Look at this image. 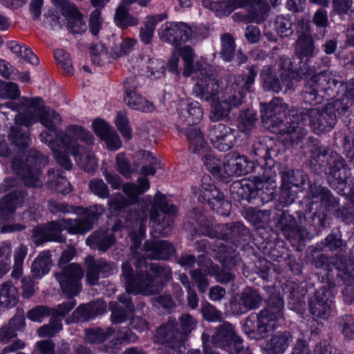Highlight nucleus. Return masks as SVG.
I'll return each mask as SVG.
<instances>
[{"label": "nucleus", "mask_w": 354, "mask_h": 354, "mask_svg": "<svg viewBox=\"0 0 354 354\" xmlns=\"http://www.w3.org/2000/svg\"><path fill=\"white\" fill-rule=\"evenodd\" d=\"M327 109L332 113L345 115L352 111L354 107V100L343 94L339 98L326 104Z\"/></svg>", "instance_id": "47"}, {"label": "nucleus", "mask_w": 354, "mask_h": 354, "mask_svg": "<svg viewBox=\"0 0 354 354\" xmlns=\"http://www.w3.org/2000/svg\"><path fill=\"white\" fill-rule=\"evenodd\" d=\"M221 48L220 54L226 62H230L234 56L235 41L234 37L230 33H225L221 36Z\"/></svg>", "instance_id": "52"}, {"label": "nucleus", "mask_w": 354, "mask_h": 354, "mask_svg": "<svg viewBox=\"0 0 354 354\" xmlns=\"http://www.w3.org/2000/svg\"><path fill=\"white\" fill-rule=\"evenodd\" d=\"M310 201L305 212L297 211V218L288 211L277 215L276 227L288 240L304 241L310 230L327 227V209L338 204L330 190L322 185H311L307 195Z\"/></svg>", "instance_id": "1"}, {"label": "nucleus", "mask_w": 354, "mask_h": 354, "mask_svg": "<svg viewBox=\"0 0 354 354\" xmlns=\"http://www.w3.org/2000/svg\"><path fill=\"white\" fill-rule=\"evenodd\" d=\"M180 55L185 62L184 76L188 77L194 73L195 84L193 87V93L195 96L207 102H214L218 98V84L214 71L207 65L198 71H194L193 65L194 53L189 46L181 48Z\"/></svg>", "instance_id": "4"}, {"label": "nucleus", "mask_w": 354, "mask_h": 354, "mask_svg": "<svg viewBox=\"0 0 354 354\" xmlns=\"http://www.w3.org/2000/svg\"><path fill=\"white\" fill-rule=\"evenodd\" d=\"M67 133H59L57 135L58 141L53 142L52 136L44 132L41 135V141L46 144L53 153L54 158L59 165L66 170H71L73 164L68 153L76 159L78 165L87 172L93 171L97 162L95 156L91 152L82 153L84 147L78 143L80 141L86 145L93 144L94 138L92 133L81 126L71 124L66 127Z\"/></svg>", "instance_id": "2"}, {"label": "nucleus", "mask_w": 354, "mask_h": 354, "mask_svg": "<svg viewBox=\"0 0 354 354\" xmlns=\"http://www.w3.org/2000/svg\"><path fill=\"white\" fill-rule=\"evenodd\" d=\"M275 28L281 37H289L293 32L292 22L288 15L277 16L275 20Z\"/></svg>", "instance_id": "59"}, {"label": "nucleus", "mask_w": 354, "mask_h": 354, "mask_svg": "<svg viewBox=\"0 0 354 354\" xmlns=\"http://www.w3.org/2000/svg\"><path fill=\"white\" fill-rule=\"evenodd\" d=\"M48 158L35 149L29 151L24 162L20 158H14L12 162V168L28 187H37L41 185L39 176L41 167L46 165Z\"/></svg>", "instance_id": "11"}, {"label": "nucleus", "mask_w": 354, "mask_h": 354, "mask_svg": "<svg viewBox=\"0 0 354 354\" xmlns=\"http://www.w3.org/2000/svg\"><path fill=\"white\" fill-rule=\"evenodd\" d=\"M283 184L297 187L304 185L308 179V176L301 170H292L284 168L281 172Z\"/></svg>", "instance_id": "45"}, {"label": "nucleus", "mask_w": 354, "mask_h": 354, "mask_svg": "<svg viewBox=\"0 0 354 354\" xmlns=\"http://www.w3.org/2000/svg\"><path fill=\"white\" fill-rule=\"evenodd\" d=\"M315 266L322 268V282L327 284L329 288H334L341 283L346 287L342 290L344 300L351 304L354 301V266L340 259L335 263H330L324 254H321L315 260Z\"/></svg>", "instance_id": "5"}, {"label": "nucleus", "mask_w": 354, "mask_h": 354, "mask_svg": "<svg viewBox=\"0 0 354 354\" xmlns=\"http://www.w3.org/2000/svg\"><path fill=\"white\" fill-rule=\"evenodd\" d=\"M33 98H26L24 97L20 100L19 102H7L0 106V109L6 107L11 110L19 112L17 115L24 114L30 113L33 106Z\"/></svg>", "instance_id": "56"}, {"label": "nucleus", "mask_w": 354, "mask_h": 354, "mask_svg": "<svg viewBox=\"0 0 354 354\" xmlns=\"http://www.w3.org/2000/svg\"><path fill=\"white\" fill-rule=\"evenodd\" d=\"M18 301L17 289L10 281L0 285V305L6 307H14Z\"/></svg>", "instance_id": "42"}, {"label": "nucleus", "mask_w": 354, "mask_h": 354, "mask_svg": "<svg viewBox=\"0 0 354 354\" xmlns=\"http://www.w3.org/2000/svg\"><path fill=\"white\" fill-rule=\"evenodd\" d=\"M177 207L169 204L165 195L158 192L153 198L149 212V220L153 223V236H167L174 227Z\"/></svg>", "instance_id": "10"}, {"label": "nucleus", "mask_w": 354, "mask_h": 354, "mask_svg": "<svg viewBox=\"0 0 354 354\" xmlns=\"http://www.w3.org/2000/svg\"><path fill=\"white\" fill-rule=\"evenodd\" d=\"M302 124H307L316 134H322L330 131L337 122V116L327 109L326 105L323 108H311L297 112Z\"/></svg>", "instance_id": "18"}, {"label": "nucleus", "mask_w": 354, "mask_h": 354, "mask_svg": "<svg viewBox=\"0 0 354 354\" xmlns=\"http://www.w3.org/2000/svg\"><path fill=\"white\" fill-rule=\"evenodd\" d=\"M149 270L154 274V277L158 281L162 282V286L165 282H168L172 278L171 268L162 263H151L149 266Z\"/></svg>", "instance_id": "55"}, {"label": "nucleus", "mask_w": 354, "mask_h": 354, "mask_svg": "<svg viewBox=\"0 0 354 354\" xmlns=\"http://www.w3.org/2000/svg\"><path fill=\"white\" fill-rule=\"evenodd\" d=\"M283 300L279 295H272L265 308L259 313L250 314L245 319L244 333L251 339L266 337L274 327L273 322L283 317Z\"/></svg>", "instance_id": "6"}, {"label": "nucleus", "mask_w": 354, "mask_h": 354, "mask_svg": "<svg viewBox=\"0 0 354 354\" xmlns=\"http://www.w3.org/2000/svg\"><path fill=\"white\" fill-rule=\"evenodd\" d=\"M257 114L253 109L242 111L239 116L238 128L240 131L248 136L254 129Z\"/></svg>", "instance_id": "48"}, {"label": "nucleus", "mask_w": 354, "mask_h": 354, "mask_svg": "<svg viewBox=\"0 0 354 354\" xmlns=\"http://www.w3.org/2000/svg\"><path fill=\"white\" fill-rule=\"evenodd\" d=\"M86 266V279L90 286H95L98 283L100 274L102 277H107L117 272V268L114 263L109 262L104 259L95 260L91 255L84 258Z\"/></svg>", "instance_id": "24"}, {"label": "nucleus", "mask_w": 354, "mask_h": 354, "mask_svg": "<svg viewBox=\"0 0 354 354\" xmlns=\"http://www.w3.org/2000/svg\"><path fill=\"white\" fill-rule=\"evenodd\" d=\"M288 106L281 98L275 97L268 104L262 105L261 112L262 121L266 128L273 133L274 129H279V125L291 122L294 113L291 111L288 115L281 114L286 111Z\"/></svg>", "instance_id": "20"}, {"label": "nucleus", "mask_w": 354, "mask_h": 354, "mask_svg": "<svg viewBox=\"0 0 354 354\" xmlns=\"http://www.w3.org/2000/svg\"><path fill=\"white\" fill-rule=\"evenodd\" d=\"M318 84L322 90L325 98H330L338 93L339 88L343 86V82L340 80V77L334 75L327 71L315 73Z\"/></svg>", "instance_id": "34"}, {"label": "nucleus", "mask_w": 354, "mask_h": 354, "mask_svg": "<svg viewBox=\"0 0 354 354\" xmlns=\"http://www.w3.org/2000/svg\"><path fill=\"white\" fill-rule=\"evenodd\" d=\"M261 301V297L259 292L251 288H246L242 292L239 304L243 306L244 310L257 308Z\"/></svg>", "instance_id": "46"}, {"label": "nucleus", "mask_w": 354, "mask_h": 354, "mask_svg": "<svg viewBox=\"0 0 354 354\" xmlns=\"http://www.w3.org/2000/svg\"><path fill=\"white\" fill-rule=\"evenodd\" d=\"M180 334L185 341L189 334L196 327L197 321L189 314H183L179 317Z\"/></svg>", "instance_id": "64"}, {"label": "nucleus", "mask_w": 354, "mask_h": 354, "mask_svg": "<svg viewBox=\"0 0 354 354\" xmlns=\"http://www.w3.org/2000/svg\"><path fill=\"white\" fill-rule=\"evenodd\" d=\"M203 161L206 168L215 177L220 178L222 176L221 171L223 169V164L219 158L208 153L203 156Z\"/></svg>", "instance_id": "60"}, {"label": "nucleus", "mask_w": 354, "mask_h": 354, "mask_svg": "<svg viewBox=\"0 0 354 354\" xmlns=\"http://www.w3.org/2000/svg\"><path fill=\"white\" fill-rule=\"evenodd\" d=\"M115 238L113 234L103 230H97L91 234L87 239V243L98 250L105 252L114 243Z\"/></svg>", "instance_id": "39"}, {"label": "nucleus", "mask_w": 354, "mask_h": 354, "mask_svg": "<svg viewBox=\"0 0 354 354\" xmlns=\"http://www.w3.org/2000/svg\"><path fill=\"white\" fill-rule=\"evenodd\" d=\"M28 248L24 245H20L15 250L14 259L15 263L11 276L13 278H19L23 273V265L24 259L27 255Z\"/></svg>", "instance_id": "53"}, {"label": "nucleus", "mask_w": 354, "mask_h": 354, "mask_svg": "<svg viewBox=\"0 0 354 354\" xmlns=\"http://www.w3.org/2000/svg\"><path fill=\"white\" fill-rule=\"evenodd\" d=\"M52 264L51 254L49 251L41 252L32 264L31 272L35 278H41L47 274Z\"/></svg>", "instance_id": "41"}, {"label": "nucleus", "mask_w": 354, "mask_h": 354, "mask_svg": "<svg viewBox=\"0 0 354 354\" xmlns=\"http://www.w3.org/2000/svg\"><path fill=\"white\" fill-rule=\"evenodd\" d=\"M310 157V165L326 172L329 169L328 181L331 187L344 184L349 174L346 160L339 153L328 147H317Z\"/></svg>", "instance_id": "8"}, {"label": "nucleus", "mask_w": 354, "mask_h": 354, "mask_svg": "<svg viewBox=\"0 0 354 354\" xmlns=\"http://www.w3.org/2000/svg\"><path fill=\"white\" fill-rule=\"evenodd\" d=\"M114 333V330L108 327L106 329L92 328L86 330L85 339L91 344H99L106 340Z\"/></svg>", "instance_id": "50"}, {"label": "nucleus", "mask_w": 354, "mask_h": 354, "mask_svg": "<svg viewBox=\"0 0 354 354\" xmlns=\"http://www.w3.org/2000/svg\"><path fill=\"white\" fill-rule=\"evenodd\" d=\"M315 51L314 39L311 35L302 34L298 37L296 41L295 53L299 59L306 58L307 61L315 55Z\"/></svg>", "instance_id": "38"}, {"label": "nucleus", "mask_w": 354, "mask_h": 354, "mask_svg": "<svg viewBox=\"0 0 354 354\" xmlns=\"http://www.w3.org/2000/svg\"><path fill=\"white\" fill-rule=\"evenodd\" d=\"M62 329V324L59 319L52 317L50 322L38 329L39 337H53Z\"/></svg>", "instance_id": "62"}, {"label": "nucleus", "mask_w": 354, "mask_h": 354, "mask_svg": "<svg viewBox=\"0 0 354 354\" xmlns=\"http://www.w3.org/2000/svg\"><path fill=\"white\" fill-rule=\"evenodd\" d=\"M212 344L226 351L229 354L239 352L243 348L242 339L236 334L234 326L228 322H224L217 327L212 339H209V346Z\"/></svg>", "instance_id": "22"}, {"label": "nucleus", "mask_w": 354, "mask_h": 354, "mask_svg": "<svg viewBox=\"0 0 354 354\" xmlns=\"http://www.w3.org/2000/svg\"><path fill=\"white\" fill-rule=\"evenodd\" d=\"M333 298L331 288L326 283L309 300L308 306L311 315L314 317L327 319L331 312Z\"/></svg>", "instance_id": "26"}, {"label": "nucleus", "mask_w": 354, "mask_h": 354, "mask_svg": "<svg viewBox=\"0 0 354 354\" xmlns=\"http://www.w3.org/2000/svg\"><path fill=\"white\" fill-rule=\"evenodd\" d=\"M162 287V283L158 281L148 272L139 270L131 284L129 285L127 292L119 295L117 302L110 303L111 322L118 324L125 321L129 314L134 310V306L129 294L151 295L157 294Z\"/></svg>", "instance_id": "3"}, {"label": "nucleus", "mask_w": 354, "mask_h": 354, "mask_svg": "<svg viewBox=\"0 0 354 354\" xmlns=\"http://www.w3.org/2000/svg\"><path fill=\"white\" fill-rule=\"evenodd\" d=\"M147 257L155 260H168L176 252L174 245L166 240H147L144 244Z\"/></svg>", "instance_id": "29"}, {"label": "nucleus", "mask_w": 354, "mask_h": 354, "mask_svg": "<svg viewBox=\"0 0 354 354\" xmlns=\"http://www.w3.org/2000/svg\"><path fill=\"white\" fill-rule=\"evenodd\" d=\"M156 339L161 344L172 348L185 342L177 324L174 321H169L158 328Z\"/></svg>", "instance_id": "30"}, {"label": "nucleus", "mask_w": 354, "mask_h": 354, "mask_svg": "<svg viewBox=\"0 0 354 354\" xmlns=\"http://www.w3.org/2000/svg\"><path fill=\"white\" fill-rule=\"evenodd\" d=\"M246 69L248 73L234 77L221 94V97L233 109L243 104L245 93L250 91L254 83L257 75V67L251 65L248 66Z\"/></svg>", "instance_id": "13"}, {"label": "nucleus", "mask_w": 354, "mask_h": 354, "mask_svg": "<svg viewBox=\"0 0 354 354\" xmlns=\"http://www.w3.org/2000/svg\"><path fill=\"white\" fill-rule=\"evenodd\" d=\"M203 110L198 102L187 103L179 113V123L187 125L197 124L203 118Z\"/></svg>", "instance_id": "37"}, {"label": "nucleus", "mask_w": 354, "mask_h": 354, "mask_svg": "<svg viewBox=\"0 0 354 354\" xmlns=\"http://www.w3.org/2000/svg\"><path fill=\"white\" fill-rule=\"evenodd\" d=\"M82 211V218L77 219L59 220L63 230H66L70 234H85L93 227L94 223L102 216L105 209L102 205H94L86 209L77 207Z\"/></svg>", "instance_id": "19"}, {"label": "nucleus", "mask_w": 354, "mask_h": 354, "mask_svg": "<svg viewBox=\"0 0 354 354\" xmlns=\"http://www.w3.org/2000/svg\"><path fill=\"white\" fill-rule=\"evenodd\" d=\"M20 95V91L17 84L0 80V97L4 99H16Z\"/></svg>", "instance_id": "63"}, {"label": "nucleus", "mask_w": 354, "mask_h": 354, "mask_svg": "<svg viewBox=\"0 0 354 354\" xmlns=\"http://www.w3.org/2000/svg\"><path fill=\"white\" fill-rule=\"evenodd\" d=\"M274 176L273 172L268 176H252L248 179H243L235 183L236 192L241 200H245L250 203L254 204L257 200L262 203L268 201L273 194L269 186Z\"/></svg>", "instance_id": "12"}, {"label": "nucleus", "mask_w": 354, "mask_h": 354, "mask_svg": "<svg viewBox=\"0 0 354 354\" xmlns=\"http://www.w3.org/2000/svg\"><path fill=\"white\" fill-rule=\"evenodd\" d=\"M84 273L80 264L73 263L65 266L61 272L55 273V277L62 292L68 297H75L82 290L81 280Z\"/></svg>", "instance_id": "21"}, {"label": "nucleus", "mask_w": 354, "mask_h": 354, "mask_svg": "<svg viewBox=\"0 0 354 354\" xmlns=\"http://www.w3.org/2000/svg\"><path fill=\"white\" fill-rule=\"evenodd\" d=\"M33 103L34 104L30 113L17 115L15 116V121L16 124L28 127L39 120L42 125L48 129V131H44L41 132L40 136L46 132L50 135L48 138L52 136L53 142H59L57 135L59 133H67L66 129L65 131H58L55 128V124L61 122L59 115L54 110L46 108L41 97H34Z\"/></svg>", "instance_id": "9"}, {"label": "nucleus", "mask_w": 354, "mask_h": 354, "mask_svg": "<svg viewBox=\"0 0 354 354\" xmlns=\"http://www.w3.org/2000/svg\"><path fill=\"white\" fill-rule=\"evenodd\" d=\"M27 193L23 189H16L0 199V221L8 222L11 219L16 209L21 206Z\"/></svg>", "instance_id": "28"}, {"label": "nucleus", "mask_w": 354, "mask_h": 354, "mask_svg": "<svg viewBox=\"0 0 354 354\" xmlns=\"http://www.w3.org/2000/svg\"><path fill=\"white\" fill-rule=\"evenodd\" d=\"M309 68L313 69V72L310 75L311 77L306 82L302 91V97L305 103L310 105L320 104L325 99L323 95V90L318 84V80L315 75L316 69L315 67H310L308 64ZM309 75H303V76H308Z\"/></svg>", "instance_id": "31"}, {"label": "nucleus", "mask_w": 354, "mask_h": 354, "mask_svg": "<svg viewBox=\"0 0 354 354\" xmlns=\"http://www.w3.org/2000/svg\"><path fill=\"white\" fill-rule=\"evenodd\" d=\"M313 72V69L307 66L306 62L303 63V66L299 69H295L290 59L285 58L279 66L280 78L277 77L276 71L272 65L264 66L261 70L259 77L266 91L279 93L283 88L284 92L292 89L295 79H301L303 75H310Z\"/></svg>", "instance_id": "7"}, {"label": "nucleus", "mask_w": 354, "mask_h": 354, "mask_svg": "<svg viewBox=\"0 0 354 354\" xmlns=\"http://www.w3.org/2000/svg\"><path fill=\"white\" fill-rule=\"evenodd\" d=\"M254 162L244 156H236L223 163L224 172L228 176H242L252 171Z\"/></svg>", "instance_id": "35"}, {"label": "nucleus", "mask_w": 354, "mask_h": 354, "mask_svg": "<svg viewBox=\"0 0 354 354\" xmlns=\"http://www.w3.org/2000/svg\"><path fill=\"white\" fill-rule=\"evenodd\" d=\"M10 127V133H8V138L10 141L19 149H24L29 146L31 139L27 131H25L19 126L21 124H17Z\"/></svg>", "instance_id": "44"}, {"label": "nucleus", "mask_w": 354, "mask_h": 354, "mask_svg": "<svg viewBox=\"0 0 354 354\" xmlns=\"http://www.w3.org/2000/svg\"><path fill=\"white\" fill-rule=\"evenodd\" d=\"M233 2L236 7H247L248 10L246 15L234 14L232 17L236 21L261 24L268 17L269 5L266 0H233Z\"/></svg>", "instance_id": "23"}, {"label": "nucleus", "mask_w": 354, "mask_h": 354, "mask_svg": "<svg viewBox=\"0 0 354 354\" xmlns=\"http://www.w3.org/2000/svg\"><path fill=\"white\" fill-rule=\"evenodd\" d=\"M201 29L183 22H166L159 29L160 39L174 46H179L189 39H201Z\"/></svg>", "instance_id": "17"}, {"label": "nucleus", "mask_w": 354, "mask_h": 354, "mask_svg": "<svg viewBox=\"0 0 354 354\" xmlns=\"http://www.w3.org/2000/svg\"><path fill=\"white\" fill-rule=\"evenodd\" d=\"M292 341L289 331H279L265 342L261 348L266 354H283Z\"/></svg>", "instance_id": "33"}, {"label": "nucleus", "mask_w": 354, "mask_h": 354, "mask_svg": "<svg viewBox=\"0 0 354 354\" xmlns=\"http://www.w3.org/2000/svg\"><path fill=\"white\" fill-rule=\"evenodd\" d=\"M178 132L183 133L189 142L188 149L193 153H202L206 151L208 146L197 124L187 125L185 129L177 127Z\"/></svg>", "instance_id": "32"}, {"label": "nucleus", "mask_w": 354, "mask_h": 354, "mask_svg": "<svg viewBox=\"0 0 354 354\" xmlns=\"http://www.w3.org/2000/svg\"><path fill=\"white\" fill-rule=\"evenodd\" d=\"M192 189L199 201L207 202L218 214L227 215L225 211H228L230 203L224 199L223 194L214 185L213 180L209 176H203L200 186L192 187Z\"/></svg>", "instance_id": "16"}, {"label": "nucleus", "mask_w": 354, "mask_h": 354, "mask_svg": "<svg viewBox=\"0 0 354 354\" xmlns=\"http://www.w3.org/2000/svg\"><path fill=\"white\" fill-rule=\"evenodd\" d=\"M73 297H68V300L63 301L55 307L51 308L52 317L59 319L61 322L76 306V301Z\"/></svg>", "instance_id": "57"}, {"label": "nucleus", "mask_w": 354, "mask_h": 354, "mask_svg": "<svg viewBox=\"0 0 354 354\" xmlns=\"http://www.w3.org/2000/svg\"><path fill=\"white\" fill-rule=\"evenodd\" d=\"M291 121V122L285 123L286 124L279 125V129H274L273 133L280 136L287 135L292 145L304 149V152L306 151V149H308L310 152V158L313 155V151L315 145H317V147L324 146L320 144L317 139L313 137H306L308 131L303 127L306 124L301 122L297 112L295 115L292 116Z\"/></svg>", "instance_id": "15"}, {"label": "nucleus", "mask_w": 354, "mask_h": 354, "mask_svg": "<svg viewBox=\"0 0 354 354\" xmlns=\"http://www.w3.org/2000/svg\"><path fill=\"white\" fill-rule=\"evenodd\" d=\"M226 227L228 232L223 235V239L227 243H221L218 254L221 263L228 268L236 265L239 259L236 252V245L241 241H245L250 232L241 222L232 223Z\"/></svg>", "instance_id": "14"}, {"label": "nucleus", "mask_w": 354, "mask_h": 354, "mask_svg": "<svg viewBox=\"0 0 354 354\" xmlns=\"http://www.w3.org/2000/svg\"><path fill=\"white\" fill-rule=\"evenodd\" d=\"M124 100L128 106L133 110L147 113L152 112L155 109L153 103L138 93L124 97Z\"/></svg>", "instance_id": "49"}, {"label": "nucleus", "mask_w": 354, "mask_h": 354, "mask_svg": "<svg viewBox=\"0 0 354 354\" xmlns=\"http://www.w3.org/2000/svg\"><path fill=\"white\" fill-rule=\"evenodd\" d=\"M68 21V28L73 33L84 32L87 29L85 21L83 19L82 14L79 12L77 6L75 5L63 13Z\"/></svg>", "instance_id": "40"}, {"label": "nucleus", "mask_w": 354, "mask_h": 354, "mask_svg": "<svg viewBox=\"0 0 354 354\" xmlns=\"http://www.w3.org/2000/svg\"><path fill=\"white\" fill-rule=\"evenodd\" d=\"M115 24L122 28L129 26H135L138 24V19L129 13L128 9L124 6H119L116 9L115 17Z\"/></svg>", "instance_id": "51"}, {"label": "nucleus", "mask_w": 354, "mask_h": 354, "mask_svg": "<svg viewBox=\"0 0 354 354\" xmlns=\"http://www.w3.org/2000/svg\"><path fill=\"white\" fill-rule=\"evenodd\" d=\"M12 245L10 243H3L0 246V276L8 272L10 269V256Z\"/></svg>", "instance_id": "61"}, {"label": "nucleus", "mask_w": 354, "mask_h": 354, "mask_svg": "<svg viewBox=\"0 0 354 354\" xmlns=\"http://www.w3.org/2000/svg\"><path fill=\"white\" fill-rule=\"evenodd\" d=\"M236 130L223 123L214 124L209 128L208 137L215 149L221 151L231 149L236 142Z\"/></svg>", "instance_id": "25"}, {"label": "nucleus", "mask_w": 354, "mask_h": 354, "mask_svg": "<svg viewBox=\"0 0 354 354\" xmlns=\"http://www.w3.org/2000/svg\"><path fill=\"white\" fill-rule=\"evenodd\" d=\"M50 186L62 194H68L71 191V185L68 180L64 177L59 169H51L48 171Z\"/></svg>", "instance_id": "43"}, {"label": "nucleus", "mask_w": 354, "mask_h": 354, "mask_svg": "<svg viewBox=\"0 0 354 354\" xmlns=\"http://www.w3.org/2000/svg\"><path fill=\"white\" fill-rule=\"evenodd\" d=\"M105 307L101 303H91L79 306L68 319V322H86L101 314Z\"/></svg>", "instance_id": "36"}, {"label": "nucleus", "mask_w": 354, "mask_h": 354, "mask_svg": "<svg viewBox=\"0 0 354 354\" xmlns=\"http://www.w3.org/2000/svg\"><path fill=\"white\" fill-rule=\"evenodd\" d=\"M233 109L230 104L221 97L218 102L215 103L212 107L210 119L212 121H219L227 117L230 111Z\"/></svg>", "instance_id": "54"}, {"label": "nucleus", "mask_w": 354, "mask_h": 354, "mask_svg": "<svg viewBox=\"0 0 354 354\" xmlns=\"http://www.w3.org/2000/svg\"><path fill=\"white\" fill-rule=\"evenodd\" d=\"M63 223L60 221H55L44 226H38L32 230V239L34 243L39 246L48 241L62 242Z\"/></svg>", "instance_id": "27"}, {"label": "nucleus", "mask_w": 354, "mask_h": 354, "mask_svg": "<svg viewBox=\"0 0 354 354\" xmlns=\"http://www.w3.org/2000/svg\"><path fill=\"white\" fill-rule=\"evenodd\" d=\"M160 20L157 16L147 18L144 26L140 30V36L142 42L146 44L151 42L156 24Z\"/></svg>", "instance_id": "58"}]
</instances>
